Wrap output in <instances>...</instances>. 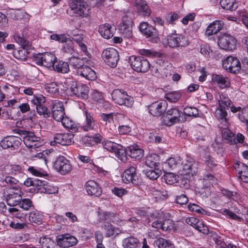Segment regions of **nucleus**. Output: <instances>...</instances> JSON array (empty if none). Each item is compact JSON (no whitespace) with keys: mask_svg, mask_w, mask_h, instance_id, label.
I'll return each mask as SVG.
<instances>
[{"mask_svg":"<svg viewBox=\"0 0 248 248\" xmlns=\"http://www.w3.org/2000/svg\"><path fill=\"white\" fill-rule=\"evenodd\" d=\"M102 144L105 149L114 154L118 159L121 161H126L125 149L123 145L109 140H103Z\"/></svg>","mask_w":248,"mask_h":248,"instance_id":"obj_1","label":"nucleus"},{"mask_svg":"<svg viewBox=\"0 0 248 248\" xmlns=\"http://www.w3.org/2000/svg\"><path fill=\"white\" fill-rule=\"evenodd\" d=\"M102 144L105 149L114 154L118 159L121 161H126L125 149L123 145L109 140H103Z\"/></svg>","mask_w":248,"mask_h":248,"instance_id":"obj_2","label":"nucleus"},{"mask_svg":"<svg viewBox=\"0 0 248 248\" xmlns=\"http://www.w3.org/2000/svg\"><path fill=\"white\" fill-rule=\"evenodd\" d=\"M69 8L67 10L69 14L71 12L73 13L77 14L79 16L86 17L91 13L90 6L84 1H78L76 0H69Z\"/></svg>","mask_w":248,"mask_h":248,"instance_id":"obj_3","label":"nucleus"},{"mask_svg":"<svg viewBox=\"0 0 248 248\" xmlns=\"http://www.w3.org/2000/svg\"><path fill=\"white\" fill-rule=\"evenodd\" d=\"M197 170V162L191 158L187 157L186 159L182 162L179 173L184 178L189 179L196 174Z\"/></svg>","mask_w":248,"mask_h":248,"instance_id":"obj_4","label":"nucleus"},{"mask_svg":"<svg viewBox=\"0 0 248 248\" xmlns=\"http://www.w3.org/2000/svg\"><path fill=\"white\" fill-rule=\"evenodd\" d=\"M129 61L132 68L137 72L145 73L151 67L149 62L143 57L132 55L130 57Z\"/></svg>","mask_w":248,"mask_h":248,"instance_id":"obj_5","label":"nucleus"},{"mask_svg":"<svg viewBox=\"0 0 248 248\" xmlns=\"http://www.w3.org/2000/svg\"><path fill=\"white\" fill-rule=\"evenodd\" d=\"M113 101L120 105H124L131 107L134 103L132 97L129 96L127 93L122 90H114L111 94Z\"/></svg>","mask_w":248,"mask_h":248,"instance_id":"obj_6","label":"nucleus"},{"mask_svg":"<svg viewBox=\"0 0 248 248\" xmlns=\"http://www.w3.org/2000/svg\"><path fill=\"white\" fill-rule=\"evenodd\" d=\"M56 60L55 55L49 52L39 53L33 57V61L36 64L38 65H43L47 68H53Z\"/></svg>","mask_w":248,"mask_h":248,"instance_id":"obj_7","label":"nucleus"},{"mask_svg":"<svg viewBox=\"0 0 248 248\" xmlns=\"http://www.w3.org/2000/svg\"><path fill=\"white\" fill-rule=\"evenodd\" d=\"M164 45L170 47L185 46L188 45V41L186 37L182 34H176L168 36L163 40Z\"/></svg>","mask_w":248,"mask_h":248,"instance_id":"obj_8","label":"nucleus"},{"mask_svg":"<svg viewBox=\"0 0 248 248\" xmlns=\"http://www.w3.org/2000/svg\"><path fill=\"white\" fill-rule=\"evenodd\" d=\"M102 57L106 63L111 67H115L119 60L118 52L112 47L105 49L102 54Z\"/></svg>","mask_w":248,"mask_h":248,"instance_id":"obj_9","label":"nucleus"},{"mask_svg":"<svg viewBox=\"0 0 248 248\" xmlns=\"http://www.w3.org/2000/svg\"><path fill=\"white\" fill-rule=\"evenodd\" d=\"M218 45L222 49L232 51L236 48L237 41L233 36L225 33L219 37Z\"/></svg>","mask_w":248,"mask_h":248,"instance_id":"obj_10","label":"nucleus"},{"mask_svg":"<svg viewBox=\"0 0 248 248\" xmlns=\"http://www.w3.org/2000/svg\"><path fill=\"white\" fill-rule=\"evenodd\" d=\"M222 67L228 72L237 73L241 69V63L235 57L229 56L222 61Z\"/></svg>","mask_w":248,"mask_h":248,"instance_id":"obj_11","label":"nucleus"},{"mask_svg":"<svg viewBox=\"0 0 248 248\" xmlns=\"http://www.w3.org/2000/svg\"><path fill=\"white\" fill-rule=\"evenodd\" d=\"M55 169L62 175H65L72 169V165L69 160L63 156H59L56 158L54 163Z\"/></svg>","mask_w":248,"mask_h":248,"instance_id":"obj_12","label":"nucleus"},{"mask_svg":"<svg viewBox=\"0 0 248 248\" xmlns=\"http://www.w3.org/2000/svg\"><path fill=\"white\" fill-rule=\"evenodd\" d=\"M20 138L16 136H7L0 141V148L3 149L15 150L18 149L22 143Z\"/></svg>","mask_w":248,"mask_h":248,"instance_id":"obj_13","label":"nucleus"},{"mask_svg":"<svg viewBox=\"0 0 248 248\" xmlns=\"http://www.w3.org/2000/svg\"><path fill=\"white\" fill-rule=\"evenodd\" d=\"M182 114V112L177 108H172L168 110L166 115L163 117V123L164 125L171 126L178 122Z\"/></svg>","mask_w":248,"mask_h":248,"instance_id":"obj_14","label":"nucleus"},{"mask_svg":"<svg viewBox=\"0 0 248 248\" xmlns=\"http://www.w3.org/2000/svg\"><path fill=\"white\" fill-rule=\"evenodd\" d=\"M89 89L85 84L73 82L70 89V94L78 98H86L88 97Z\"/></svg>","mask_w":248,"mask_h":248,"instance_id":"obj_15","label":"nucleus"},{"mask_svg":"<svg viewBox=\"0 0 248 248\" xmlns=\"http://www.w3.org/2000/svg\"><path fill=\"white\" fill-rule=\"evenodd\" d=\"M132 21L131 18L124 16L122 17V22L119 26L120 33L126 38H130L132 36Z\"/></svg>","mask_w":248,"mask_h":248,"instance_id":"obj_16","label":"nucleus"},{"mask_svg":"<svg viewBox=\"0 0 248 248\" xmlns=\"http://www.w3.org/2000/svg\"><path fill=\"white\" fill-rule=\"evenodd\" d=\"M150 192L153 198L157 202L165 200L168 197L167 191L158 184L151 185Z\"/></svg>","mask_w":248,"mask_h":248,"instance_id":"obj_17","label":"nucleus"},{"mask_svg":"<svg viewBox=\"0 0 248 248\" xmlns=\"http://www.w3.org/2000/svg\"><path fill=\"white\" fill-rule=\"evenodd\" d=\"M167 105V102L163 100L154 102L149 106V112L154 116H159L165 111Z\"/></svg>","mask_w":248,"mask_h":248,"instance_id":"obj_18","label":"nucleus"},{"mask_svg":"<svg viewBox=\"0 0 248 248\" xmlns=\"http://www.w3.org/2000/svg\"><path fill=\"white\" fill-rule=\"evenodd\" d=\"M73 138L74 135L70 132L57 134L55 136L53 140L50 142V144L52 146H55L57 144L65 146L68 145L72 143Z\"/></svg>","mask_w":248,"mask_h":248,"instance_id":"obj_19","label":"nucleus"},{"mask_svg":"<svg viewBox=\"0 0 248 248\" xmlns=\"http://www.w3.org/2000/svg\"><path fill=\"white\" fill-rule=\"evenodd\" d=\"M40 140V138L35 136L33 133L27 132L25 134L23 140L27 147L35 149L42 145L43 143Z\"/></svg>","mask_w":248,"mask_h":248,"instance_id":"obj_20","label":"nucleus"},{"mask_svg":"<svg viewBox=\"0 0 248 248\" xmlns=\"http://www.w3.org/2000/svg\"><path fill=\"white\" fill-rule=\"evenodd\" d=\"M165 217V213L162 211H155L150 215V217L147 215V219L150 220V222H153L152 224V227L156 229H160L162 230L163 221Z\"/></svg>","mask_w":248,"mask_h":248,"instance_id":"obj_21","label":"nucleus"},{"mask_svg":"<svg viewBox=\"0 0 248 248\" xmlns=\"http://www.w3.org/2000/svg\"><path fill=\"white\" fill-rule=\"evenodd\" d=\"M57 242L61 247L68 248L76 245L78 240L75 237L69 234H64L57 237Z\"/></svg>","mask_w":248,"mask_h":248,"instance_id":"obj_22","label":"nucleus"},{"mask_svg":"<svg viewBox=\"0 0 248 248\" xmlns=\"http://www.w3.org/2000/svg\"><path fill=\"white\" fill-rule=\"evenodd\" d=\"M233 167L237 172L239 179L244 183H248V166L241 162L236 161Z\"/></svg>","mask_w":248,"mask_h":248,"instance_id":"obj_23","label":"nucleus"},{"mask_svg":"<svg viewBox=\"0 0 248 248\" xmlns=\"http://www.w3.org/2000/svg\"><path fill=\"white\" fill-rule=\"evenodd\" d=\"M84 113L85 116V121L81 126V129L86 132L95 130L98 125L93 116L87 111H85Z\"/></svg>","mask_w":248,"mask_h":248,"instance_id":"obj_24","label":"nucleus"},{"mask_svg":"<svg viewBox=\"0 0 248 248\" xmlns=\"http://www.w3.org/2000/svg\"><path fill=\"white\" fill-rule=\"evenodd\" d=\"M85 187L89 195L98 197L102 193L101 188L96 182L93 180L88 181L86 183Z\"/></svg>","mask_w":248,"mask_h":248,"instance_id":"obj_25","label":"nucleus"},{"mask_svg":"<svg viewBox=\"0 0 248 248\" xmlns=\"http://www.w3.org/2000/svg\"><path fill=\"white\" fill-rule=\"evenodd\" d=\"M122 177L123 181L125 183L131 182L133 184L138 185L140 182L136 173V169L133 167H129L126 170Z\"/></svg>","mask_w":248,"mask_h":248,"instance_id":"obj_26","label":"nucleus"},{"mask_svg":"<svg viewBox=\"0 0 248 248\" xmlns=\"http://www.w3.org/2000/svg\"><path fill=\"white\" fill-rule=\"evenodd\" d=\"M77 74L89 80H94L97 78L95 71L85 64L77 71Z\"/></svg>","mask_w":248,"mask_h":248,"instance_id":"obj_27","label":"nucleus"},{"mask_svg":"<svg viewBox=\"0 0 248 248\" xmlns=\"http://www.w3.org/2000/svg\"><path fill=\"white\" fill-rule=\"evenodd\" d=\"M1 171L5 174L19 175L23 173V170L20 165L16 164H8L4 166Z\"/></svg>","mask_w":248,"mask_h":248,"instance_id":"obj_28","label":"nucleus"},{"mask_svg":"<svg viewBox=\"0 0 248 248\" xmlns=\"http://www.w3.org/2000/svg\"><path fill=\"white\" fill-rule=\"evenodd\" d=\"M102 229L106 237L116 236L121 232L119 228L113 226L108 222H105L102 226Z\"/></svg>","mask_w":248,"mask_h":248,"instance_id":"obj_29","label":"nucleus"},{"mask_svg":"<svg viewBox=\"0 0 248 248\" xmlns=\"http://www.w3.org/2000/svg\"><path fill=\"white\" fill-rule=\"evenodd\" d=\"M224 23L221 20H215L210 23L206 30V33L208 36L217 33L223 27Z\"/></svg>","mask_w":248,"mask_h":248,"instance_id":"obj_30","label":"nucleus"},{"mask_svg":"<svg viewBox=\"0 0 248 248\" xmlns=\"http://www.w3.org/2000/svg\"><path fill=\"white\" fill-rule=\"evenodd\" d=\"M96 213L99 222L105 220L118 223V221L116 219V215L114 213L101 210L96 211Z\"/></svg>","mask_w":248,"mask_h":248,"instance_id":"obj_31","label":"nucleus"},{"mask_svg":"<svg viewBox=\"0 0 248 248\" xmlns=\"http://www.w3.org/2000/svg\"><path fill=\"white\" fill-rule=\"evenodd\" d=\"M212 80L221 89L228 88L230 86V82L227 78L222 75H213Z\"/></svg>","mask_w":248,"mask_h":248,"instance_id":"obj_32","label":"nucleus"},{"mask_svg":"<svg viewBox=\"0 0 248 248\" xmlns=\"http://www.w3.org/2000/svg\"><path fill=\"white\" fill-rule=\"evenodd\" d=\"M135 5L136 7L138 12L143 16H149L151 14V11L145 1L136 0Z\"/></svg>","mask_w":248,"mask_h":248,"instance_id":"obj_33","label":"nucleus"},{"mask_svg":"<svg viewBox=\"0 0 248 248\" xmlns=\"http://www.w3.org/2000/svg\"><path fill=\"white\" fill-rule=\"evenodd\" d=\"M102 137L98 133L92 136H85L82 139L83 142L87 146H94L101 142Z\"/></svg>","mask_w":248,"mask_h":248,"instance_id":"obj_34","label":"nucleus"},{"mask_svg":"<svg viewBox=\"0 0 248 248\" xmlns=\"http://www.w3.org/2000/svg\"><path fill=\"white\" fill-rule=\"evenodd\" d=\"M98 32L101 36L108 39L113 36L114 29L111 25L105 23L99 26Z\"/></svg>","mask_w":248,"mask_h":248,"instance_id":"obj_35","label":"nucleus"},{"mask_svg":"<svg viewBox=\"0 0 248 248\" xmlns=\"http://www.w3.org/2000/svg\"><path fill=\"white\" fill-rule=\"evenodd\" d=\"M181 163L180 157H170L162 164V169L164 170L177 169Z\"/></svg>","mask_w":248,"mask_h":248,"instance_id":"obj_36","label":"nucleus"},{"mask_svg":"<svg viewBox=\"0 0 248 248\" xmlns=\"http://www.w3.org/2000/svg\"><path fill=\"white\" fill-rule=\"evenodd\" d=\"M127 153L130 157L137 159H140L143 156V150L137 145L129 146Z\"/></svg>","mask_w":248,"mask_h":248,"instance_id":"obj_37","label":"nucleus"},{"mask_svg":"<svg viewBox=\"0 0 248 248\" xmlns=\"http://www.w3.org/2000/svg\"><path fill=\"white\" fill-rule=\"evenodd\" d=\"M91 58H80L79 57H73L69 59V63L77 71L79 68H81L84 65L85 63L89 64L90 59Z\"/></svg>","mask_w":248,"mask_h":248,"instance_id":"obj_38","label":"nucleus"},{"mask_svg":"<svg viewBox=\"0 0 248 248\" xmlns=\"http://www.w3.org/2000/svg\"><path fill=\"white\" fill-rule=\"evenodd\" d=\"M53 69L58 72L65 74L69 72V66L67 62L56 60Z\"/></svg>","mask_w":248,"mask_h":248,"instance_id":"obj_39","label":"nucleus"},{"mask_svg":"<svg viewBox=\"0 0 248 248\" xmlns=\"http://www.w3.org/2000/svg\"><path fill=\"white\" fill-rule=\"evenodd\" d=\"M220 4L224 10L234 11L238 7V3L236 0H221Z\"/></svg>","mask_w":248,"mask_h":248,"instance_id":"obj_40","label":"nucleus"},{"mask_svg":"<svg viewBox=\"0 0 248 248\" xmlns=\"http://www.w3.org/2000/svg\"><path fill=\"white\" fill-rule=\"evenodd\" d=\"M73 40L78 44L84 55L89 58H91L92 55L87 50V47L84 43V38L82 35L75 36L73 38Z\"/></svg>","mask_w":248,"mask_h":248,"instance_id":"obj_41","label":"nucleus"},{"mask_svg":"<svg viewBox=\"0 0 248 248\" xmlns=\"http://www.w3.org/2000/svg\"><path fill=\"white\" fill-rule=\"evenodd\" d=\"M159 161V156L156 154L148 155L146 158L145 164L149 168H156Z\"/></svg>","mask_w":248,"mask_h":248,"instance_id":"obj_42","label":"nucleus"},{"mask_svg":"<svg viewBox=\"0 0 248 248\" xmlns=\"http://www.w3.org/2000/svg\"><path fill=\"white\" fill-rule=\"evenodd\" d=\"M28 170L34 176L40 177H45L48 176L47 172L43 168H41L38 167H29L28 168Z\"/></svg>","mask_w":248,"mask_h":248,"instance_id":"obj_43","label":"nucleus"},{"mask_svg":"<svg viewBox=\"0 0 248 248\" xmlns=\"http://www.w3.org/2000/svg\"><path fill=\"white\" fill-rule=\"evenodd\" d=\"M2 176L0 177V181L3 186H14V185L16 184L18 182V180L14 177L7 175L1 171Z\"/></svg>","mask_w":248,"mask_h":248,"instance_id":"obj_44","label":"nucleus"},{"mask_svg":"<svg viewBox=\"0 0 248 248\" xmlns=\"http://www.w3.org/2000/svg\"><path fill=\"white\" fill-rule=\"evenodd\" d=\"M139 245V240L134 237H127L123 242V246L124 248H137Z\"/></svg>","mask_w":248,"mask_h":248,"instance_id":"obj_45","label":"nucleus"},{"mask_svg":"<svg viewBox=\"0 0 248 248\" xmlns=\"http://www.w3.org/2000/svg\"><path fill=\"white\" fill-rule=\"evenodd\" d=\"M144 172L147 177L153 180H156L161 174V170L156 168H154V169L150 168L144 170Z\"/></svg>","mask_w":248,"mask_h":248,"instance_id":"obj_46","label":"nucleus"},{"mask_svg":"<svg viewBox=\"0 0 248 248\" xmlns=\"http://www.w3.org/2000/svg\"><path fill=\"white\" fill-rule=\"evenodd\" d=\"M13 37L15 41L19 44L23 49H29L31 47V42L20 36L19 34L16 33L14 35Z\"/></svg>","mask_w":248,"mask_h":248,"instance_id":"obj_47","label":"nucleus"},{"mask_svg":"<svg viewBox=\"0 0 248 248\" xmlns=\"http://www.w3.org/2000/svg\"><path fill=\"white\" fill-rule=\"evenodd\" d=\"M168 62H162L161 60H158L155 64L151 65V71L152 75H156L157 73L164 69V67L168 65Z\"/></svg>","mask_w":248,"mask_h":248,"instance_id":"obj_48","label":"nucleus"},{"mask_svg":"<svg viewBox=\"0 0 248 248\" xmlns=\"http://www.w3.org/2000/svg\"><path fill=\"white\" fill-rule=\"evenodd\" d=\"M232 104L231 100L225 94H221L218 99V107L222 108H227Z\"/></svg>","mask_w":248,"mask_h":248,"instance_id":"obj_49","label":"nucleus"},{"mask_svg":"<svg viewBox=\"0 0 248 248\" xmlns=\"http://www.w3.org/2000/svg\"><path fill=\"white\" fill-rule=\"evenodd\" d=\"M147 38H150L149 40L152 42H156L158 34L155 28L150 26L148 29L143 33Z\"/></svg>","mask_w":248,"mask_h":248,"instance_id":"obj_50","label":"nucleus"},{"mask_svg":"<svg viewBox=\"0 0 248 248\" xmlns=\"http://www.w3.org/2000/svg\"><path fill=\"white\" fill-rule=\"evenodd\" d=\"M60 122L62 123V125L65 128L71 129L73 131L77 130V125L76 124L68 117L65 116Z\"/></svg>","mask_w":248,"mask_h":248,"instance_id":"obj_51","label":"nucleus"},{"mask_svg":"<svg viewBox=\"0 0 248 248\" xmlns=\"http://www.w3.org/2000/svg\"><path fill=\"white\" fill-rule=\"evenodd\" d=\"M216 115L218 119L225 123V126L228 125V123L227 118L228 113L225 108L217 107L216 109Z\"/></svg>","mask_w":248,"mask_h":248,"instance_id":"obj_52","label":"nucleus"},{"mask_svg":"<svg viewBox=\"0 0 248 248\" xmlns=\"http://www.w3.org/2000/svg\"><path fill=\"white\" fill-rule=\"evenodd\" d=\"M42 215L37 210L31 211L29 216V219L31 223H34L37 224L41 223L42 221Z\"/></svg>","mask_w":248,"mask_h":248,"instance_id":"obj_53","label":"nucleus"},{"mask_svg":"<svg viewBox=\"0 0 248 248\" xmlns=\"http://www.w3.org/2000/svg\"><path fill=\"white\" fill-rule=\"evenodd\" d=\"M165 215V218L163 221L162 230L170 231L174 228V223L172 220L168 218L169 214L166 213Z\"/></svg>","mask_w":248,"mask_h":248,"instance_id":"obj_54","label":"nucleus"},{"mask_svg":"<svg viewBox=\"0 0 248 248\" xmlns=\"http://www.w3.org/2000/svg\"><path fill=\"white\" fill-rule=\"evenodd\" d=\"M62 48L63 50L68 53H72L74 51V43L73 41L68 36L65 40Z\"/></svg>","mask_w":248,"mask_h":248,"instance_id":"obj_55","label":"nucleus"},{"mask_svg":"<svg viewBox=\"0 0 248 248\" xmlns=\"http://www.w3.org/2000/svg\"><path fill=\"white\" fill-rule=\"evenodd\" d=\"M156 244L159 248H175L174 246L170 241L163 238H159L156 241Z\"/></svg>","mask_w":248,"mask_h":248,"instance_id":"obj_56","label":"nucleus"},{"mask_svg":"<svg viewBox=\"0 0 248 248\" xmlns=\"http://www.w3.org/2000/svg\"><path fill=\"white\" fill-rule=\"evenodd\" d=\"M141 213L142 214H140V215L139 216H138L137 217H131L128 219V220H124L125 222H128L130 221L132 223L134 222H137L139 221L140 220L142 221L143 222H144V224H148L150 222V220H148L147 219V216L146 215H144V213L141 212Z\"/></svg>","mask_w":248,"mask_h":248,"instance_id":"obj_57","label":"nucleus"},{"mask_svg":"<svg viewBox=\"0 0 248 248\" xmlns=\"http://www.w3.org/2000/svg\"><path fill=\"white\" fill-rule=\"evenodd\" d=\"M181 94L179 92H170L166 94V98L172 102H177L181 97Z\"/></svg>","mask_w":248,"mask_h":248,"instance_id":"obj_58","label":"nucleus"},{"mask_svg":"<svg viewBox=\"0 0 248 248\" xmlns=\"http://www.w3.org/2000/svg\"><path fill=\"white\" fill-rule=\"evenodd\" d=\"M46 101L45 98L41 94L33 95L31 100L32 104L36 106V108L43 105Z\"/></svg>","mask_w":248,"mask_h":248,"instance_id":"obj_59","label":"nucleus"},{"mask_svg":"<svg viewBox=\"0 0 248 248\" xmlns=\"http://www.w3.org/2000/svg\"><path fill=\"white\" fill-rule=\"evenodd\" d=\"M6 202L10 206H15L18 205L21 200V196H6Z\"/></svg>","mask_w":248,"mask_h":248,"instance_id":"obj_60","label":"nucleus"},{"mask_svg":"<svg viewBox=\"0 0 248 248\" xmlns=\"http://www.w3.org/2000/svg\"><path fill=\"white\" fill-rule=\"evenodd\" d=\"M164 179L168 185H172L177 182L178 177L173 173H167L164 175Z\"/></svg>","mask_w":248,"mask_h":248,"instance_id":"obj_61","label":"nucleus"},{"mask_svg":"<svg viewBox=\"0 0 248 248\" xmlns=\"http://www.w3.org/2000/svg\"><path fill=\"white\" fill-rule=\"evenodd\" d=\"M9 213L13 216L19 218L21 221H23V219H25V217L23 214L21 213L19 210L14 206H11L8 209Z\"/></svg>","mask_w":248,"mask_h":248,"instance_id":"obj_62","label":"nucleus"},{"mask_svg":"<svg viewBox=\"0 0 248 248\" xmlns=\"http://www.w3.org/2000/svg\"><path fill=\"white\" fill-rule=\"evenodd\" d=\"M22 192L19 187L14 186H10L7 190V194L8 196H21Z\"/></svg>","mask_w":248,"mask_h":248,"instance_id":"obj_63","label":"nucleus"},{"mask_svg":"<svg viewBox=\"0 0 248 248\" xmlns=\"http://www.w3.org/2000/svg\"><path fill=\"white\" fill-rule=\"evenodd\" d=\"M237 13L241 17L243 24L248 29V14L245 9L239 10Z\"/></svg>","mask_w":248,"mask_h":248,"instance_id":"obj_64","label":"nucleus"}]
</instances>
